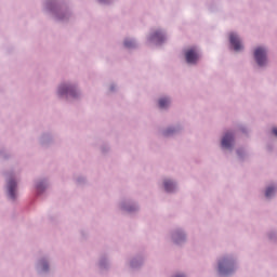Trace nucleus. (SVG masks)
I'll return each mask as SVG.
<instances>
[{
  "label": "nucleus",
  "mask_w": 277,
  "mask_h": 277,
  "mask_svg": "<svg viewBox=\"0 0 277 277\" xmlns=\"http://www.w3.org/2000/svg\"><path fill=\"white\" fill-rule=\"evenodd\" d=\"M254 57L259 66H265L267 62V50L265 48H255Z\"/></svg>",
  "instance_id": "obj_1"
},
{
  "label": "nucleus",
  "mask_w": 277,
  "mask_h": 277,
  "mask_svg": "<svg viewBox=\"0 0 277 277\" xmlns=\"http://www.w3.org/2000/svg\"><path fill=\"white\" fill-rule=\"evenodd\" d=\"M185 57H186L187 64H197L199 60V54L196 48H189L188 50H186Z\"/></svg>",
  "instance_id": "obj_2"
},
{
  "label": "nucleus",
  "mask_w": 277,
  "mask_h": 277,
  "mask_svg": "<svg viewBox=\"0 0 277 277\" xmlns=\"http://www.w3.org/2000/svg\"><path fill=\"white\" fill-rule=\"evenodd\" d=\"M219 272L222 275L229 274V272H232V263L230 261H228V259H224L223 261H220Z\"/></svg>",
  "instance_id": "obj_3"
},
{
  "label": "nucleus",
  "mask_w": 277,
  "mask_h": 277,
  "mask_svg": "<svg viewBox=\"0 0 277 277\" xmlns=\"http://www.w3.org/2000/svg\"><path fill=\"white\" fill-rule=\"evenodd\" d=\"M229 40H230V44L234 47L235 51H241V49H243V45H242L238 35H235V32H230Z\"/></svg>",
  "instance_id": "obj_4"
},
{
  "label": "nucleus",
  "mask_w": 277,
  "mask_h": 277,
  "mask_svg": "<svg viewBox=\"0 0 277 277\" xmlns=\"http://www.w3.org/2000/svg\"><path fill=\"white\" fill-rule=\"evenodd\" d=\"M234 142V135L232 133H226L222 140L223 148H232V143Z\"/></svg>",
  "instance_id": "obj_5"
},
{
  "label": "nucleus",
  "mask_w": 277,
  "mask_h": 277,
  "mask_svg": "<svg viewBox=\"0 0 277 277\" xmlns=\"http://www.w3.org/2000/svg\"><path fill=\"white\" fill-rule=\"evenodd\" d=\"M8 189H9V196L12 200H14V198H16V182H14L13 180H11L8 183Z\"/></svg>",
  "instance_id": "obj_6"
},
{
  "label": "nucleus",
  "mask_w": 277,
  "mask_h": 277,
  "mask_svg": "<svg viewBox=\"0 0 277 277\" xmlns=\"http://www.w3.org/2000/svg\"><path fill=\"white\" fill-rule=\"evenodd\" d=\"M168 105H170V101L168 98H160L159 107L161 109H164L166 107H168Z\"/></svg>",
  "instance_id": "obj_7"
},
{
  "label": "nucleus",
  "mask_w": 277,
  "mask_h": 277,
  "mask_svg": "<svg viewBox=\"0 0 277 277\" xmlns=\"http://www.w3.org/2000/svg\"><path fill=\"white\" fill-rule=\"evenodd\" d=\"M164 189L167 192H172V189H174V183H172V181H164Z\"/></svg>",
  "instance_id": "obj_8"
},
{
  "label": "nucleus",
  "mask_w": 277,
  "mask_h": 277,
  "mask_svg": "<svg viewBox=\"0 0 277 277\" xmlns=\"http://www.w3.org/2000/svg\"><path fill=\"white\" fill-rule=\"evenodd\" d=\"M276 189L274 187H267L266 189V198H271L273 194H275Z\"/></svg>",
  "instance_id": "obj_9"
},
{
  "label": "nucleus",
  "mask_w": 277,
  "mask_h": 277,
  "mask_svg": "<svg viewBox=\"0 0 277 277\" xmlns=\"http://www.w3.org/2000/svg\"><path fill=\"white\" fill-rule=\"evenodd\" d=\"M134 41L132 39H126L124 47H128V49H131V47H134Z\"/></svg>",
  "instance_id": "obj_10"
},
{
  "label": "nucleus",
  "mask_w": 277,
  "mask_h": 277,
  "mask_svg": "<svg viewBox=\"0 0 277 277\" xmlns=\"http://www.w3.org/2000/svg\"><path fill=\"white\" fill-rule=\"evenodd\" d=\"M42 269H43V272H47L49 269V264L43 262Z\"/></svg>",
  "instance_id": "obj_11"
},
{
  "label": "nucleus",
  "mask_w": 277,
  "mask_h": 277,
  "mask_svg": "<svg viewBox=\"0 0 277 277\" xmlns=\"http://www.w3.org/2000/svg\"><path fill=\"white\" fill-rule=\"evenodd\" d=\"M154 38H163L162 32H155Z\"/></svg>",
  "instance_id": "obj_12"
},
{
  "label": "nucleus",
  "mask_w": 277,
  "mask_h": 277,
  "mask_svg": "<svg viewBox=\"0 0 277 277\" xmlns=\"http://www.w3.org/2000/svg\"><path fill=\"white\" fill-rule=\"evenodd\" d=\"M273 133L277 136V129H273Z\"/></svg>",
  "instance_id": "obj_13"
},
{
  "label": "nucleus",
  "mask_w": 277,
  "mask_h": 277,
  "mask_svg": "<svg viewBox=\"0 0 277 277\" xmlns=\"http://www.w3.org/2000/svg\"><path fill=\"white\" fill-rule=\"evenodd\" d=\"M175 277H185V276H175Z\"/></svg>",
  "instance_id": "obj_14"
}]
</instances>
